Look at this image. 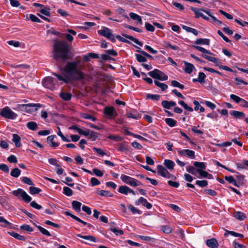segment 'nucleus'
I'll use <instances>...</instances> for the list:
<instances>
[{"instance_id":"1","label":"nucleus","mask_w":248,"mask_h":248,"mask_svg":"<svg viewBox=\"0 0 248 248\" xmlns=\"http://www.w3.org/2000/svg\"><path fill=\"white\" fill-rule=\"evenodd\" d=\"M83 66L80 60L68 62L64 67H60L62 74L67 78L72 80H80L85 78L82 71Z\"/></svg>"},{"instance_id":"2","label":"nucleus","mask_w":248,"mask_h":248,"mask_svg":"<svg viewBox=\"0 0 248 248\" xmlns=\"http://www.w3.org/2000/svg\"><path fill=\"white\" fill-rule=\"evenodd\" d=\"M70 47L64 41H60L58 40H54L53 44V57L54 59L58 61L62 59L65 60L70 58Z\"/></svg>"},{"instance_id":"3","label":"nucleus","mask_w":248,"mask_h":248,"mask_svg":"<svg viewBox=\"0 0 248 248\" xmlns=\"http://www.w3.org/2000/svg\"><path fill=\"white\" fill-rule=\"evenodd\" d=\"M0 115L6 119L11 120L16 119L17 117V115L8 107H5L0 110Z\"/></svg>"},{"instance_id":"4","label":"nucleus","mask_w":248,"mask_h":248,"mask_svg":"<svg viewBox=\"0 0 248 248\" xmlns=\"http://www.w3.org/2000/svg\"><path fill=\"white\" fill-rule=\"evenodd\" d=\"M12 194L16 197L21 198L22 199L26 202L29 203L31 201V198L21 188H18L17 190H14Z\"/></svg>"},{"instance_id":"5","label":"nucleus","mask_w":248,"mask_h":248,"mask_svg":"<svg viewBox=\"0 0 248 248\" xmlns=\"http://www.w3.org/2000/svg\"><path fill=\"white\" fill-rule=\"evenodd\" d=\"M148 75L153 78L164 81L168 79L167 75L165 74L160 70L155 69L154 70L148 72Z\"/></svg>"},{"instance_id":"6","label":"nucleus","mask_w":248,"mask_h":248,"mask_svg":"<svg viewBox=\"0 0 248 248\" xmlns=\"http://www.w3.org/2000/svg\"><path fill=\"white\" fill-rule=\"evenodd\" d=\"M55 79L50 77H47L43 79V85L46 88L53 90L55 88Z\"/></svg>"},{"instance_id":"7","label":"nucleus","mask_w":248,"mask_h":248,"mask_svg":"<svg viewBox=\"0 0 248 248\" xmlns=\"http://www.w3.org/2000/svg\"><path fill=\"white\" fill-rule=\"evenodd\" d=\"M178 153L181 156H186L191 159H195V152L189 149L178 150Z\"/></svg>"},{"instance_id":"8","label":"nucleus","mask_w":248,"mask_h":248,"mask_svg":"<svg viewBox=\"0 0 248 248\" xmlns=\"http://www.w3.org/2000/svg\"><path fill=\"white\" fill-rule=\"evenodd\" d=\"M200 10L204 12V13L207 14L210 17V22L212 23L215 25H218L219 26H222L223 25V23L221 22V21L217 19L214 16H212L211 14V13L209 11L202 8L200 9Z\"/></svg>"},{"instance_id":"9","label":"nucleus","mask_w":248,"mask_h":248,"mask_svg":"<svg viewBox=\"0 0 248 248\" xmlns=\"http://www.w3.org/2000/svg\"><path fill=\"white\" fill-rule=\"evenodd\" d=\"M136 205L141 204L143 206L146 207L148 209L152 208V205L148 202L147 200L143 197H140L139 199L135 202Z\"/></svg>"},{"instance_id":"10","label":"nucleus","mask_w":248,"mask_h":248,"mask_svg":"<svg viewBox=\"0 0 248 248\" xmlns=\"http://www.w3.org/2000/svg\"><path fill=\"white\" fill-rule=\"evenodd\" d=\"M98 33L100 36L106 37L112 42H115L116 41L115 37L111 32H98Z\"/></svg>"},{"instance_id":"11","label":"nucleus","mask_w":248,"mask_h":248,"mask_svg":"<svg viewBox=\"0 0 248 248\" xmlns=\"http://www.w3.org/2000/svg\"><path fill=\"white\" fill-rule=\"evenodd\" d=\"M206 244L210 248H217L218 246V242L215 238L207 240Z\"/></svg>"},{"instance_id":"12","label":"nucleus","mask_w":248,"mask_h":248,"mask_svg":"<svg viewBox=\"0 0 248 248\" xmlns=\"http://www.w3.org/2000/svg\"><path fill=\"white\" fill-rule=\"evenodd\" d=\"M230 114L237 119H243L245 117V114L244 112L237 110H231Z\"/></svg>"},{"instance_id":"13","label":"nucleus","mask_w":248,"mask_h":248,"mask_svg":"<svg viewBox=\"0 0 248 248\" xmlns=\"http://www.w3.org/2000/svg\"><path fill=\"white\" fill-rule=\"evenodd\" d=\"M129 16L132 20L136 22L137 25H140L142 24L141 18L138 15L134 13H130L129 14Z\"/></svg>"},{"instance_id":"14","label":"nucleus","mask_w":248,"mask_h":248,"mask_svg":"<svg viewBox=\"0 0 248 248\" xmlns=\"http://www.w3.org/2000/svg\"><path fill=\"white\" fill-rule=\"evenodd\" d=\"M104 112L105 114L111 117H114L117 114L116 111L112 107H106L105 108Z\"/></svg>"},{"instance_id":"15","label":"nucleus","mask_w":248,"mask_h":248,"mask_svg":"<svg viewBox=\"0 0 248 248\" xmlns=\"http://www.w3.org/2000/svg\"><path fill=\"white\" fill-rule=\"evenodd\" d=\"M56 138V135H51L47 138V141L48 143H50V146L52 147H56L59 145V144L54 141V138Z\"/></svg>"},{"instance_id":"16","label":"nucleus","mask_w":248,"mask_h":248,"mask_svg":"<svg viewBox=\"0 0 248 248\" xmlns=\"http://www.w3.org/2000/svg\"><path fill=\"white\" fill-rule=\"evenodd\" d=\"M162 105L164 108L170 109L171 107L175 106L176 104L174 101H168L164 100L162 102Z\"/></svg>"},{"instance_id":"17","label":"nucleus","mask_w":248,"mask_h":248,"mask_svg":"<svg viewBox=\"0 0 248 248\" xmlns=\"http://www.w3.org/2000/svg\"><path fill=\"white\" fill-rule=\"evenodd\" d=\"M184 63L185 65V68L184 69L185 72L188 74H190L194 69V65L192 64L185 61L184 62Z\"/></svg>"},{"instance_id":"18","label":"nucleus","mask_w":248,"mask_h":248,"mask_svg":"<svg viewBox=\"0 0 248 248\" xmlns=\"http://www.w3.org/2000/svg\"><path fill=\"white\" fill-rule=\"evenodd\" d=\"M157 169L158 174L163 177L168 171V170L161 165H158L157 166Z\"/></svg>"},{"instance_id":"19","label":"nucleus","mask_w":248,"mask_h":248,"mask_svg":"<svg viewBox=\"0 0 248 248\" xmlns=\"http://www.w3.org/2000/svg\"><path fill=\"white\" fill-rule=\"evenodd\" d=\"M95 23L92 22H85L83 23V26H77L76 27V29H79L81 30H89V27H92L94 26Z\"/></svg>"},{"instance_id":"20","label":"nucleus","mask_w":248,"mask_h":248,"mask_svg":"<svg viewBox=\"0 0 248 248\" xmlns=\"http://www.w3.org/2000/svg\"><path fill=\"white\" fill-rule=\"evenodd\" d=\"M20 140V137L18 135L16 134L13 135L12 141L15 143L16 147H19L21 146Z\"/></svg>"},{"instance_id":"21","label":"nucleus","mask_w":248,"mask_h":248,"mask_svg":"<svg viewBox=\"0 0 248 248\" xmlns=\"http://www.w3.org/2000/svg\"><path fill=\"white\" fill-rule=\"evenodd\" d=\"M130 190V188L126 186H121L119 187L118 191L120 193L124 195H127Z\"/></svg>"},{"instance_id":"22","label":"nucleus","mask_w":248,"mask_h":248,"mask_svg":"<svg viewBox=\"0 0 248 248\" xmlns=\"http://www.w3.org/2000/svg\"><path fill=\"white\" fill-rule=\"evenodd\" d=\"M72 207L74 210H75L77 212H79L80 211V207L81 206V203L77 201H73L72 202Z\"/></svg>"},{"instance_id":"23","label":"nucleus","mask_w":248,"mask_h":248,"mask_svg":"<svg viewBox=\"0 0 248 248\" xmlns=\"http://www.w3.org/2000/svg\"><path fill=\"white\" fill-rule=\"evenodd\" d=\"M96 193L103 197H112L113 196L110 191L104 190L97 191Z\"/></svg>"},{"instance_id":"24","label":"nucleus","mask_w":248,"mask_h":248,"mask_svg":"<svg viewBox=\"0 0 248 248\" xmlns=\"http://www.w3.org/2000/svg\"><path fill=\"white\" fill-rule=\"evenodd\" d=\"M193 165L195 167L197 168L196 169H199L201 170H204L206 168L205 163L202 162H194Z\"/></svg>"},{"instance_id":"25","label":"nucleus","mask_w":248,"mask_h":248,"mask_svg":"<svg viewBox=\"0 0 248 248\" xmlns=\"http://www.w3.org/2000/svg\"><path fill=\"white\" fill-rule=\"evenodd\" d=\"M186 169L188 172L195 176H197L199 170V169H196L194 166H187Z\"/></svg>"},{"instance_id":"26","label":"nucleus","mask_w":248,"mask_h":248,"mask_svg":"<svg viewBox=\"0 0 248 248\" xmlns=\"http://www.w3.org/2000/svg\"><path fill=\"white\" fill-rule=\"evenodd\" d=\"M195 43L197 45H209L210 40L208 39L199 38L195 41Z\"/></svg>"},{"instance_id":"27","label":"nucleus","mask_w":248,"mask_h":248,"mask_svg":"<svg viewBox=\"0 0 248 248\" xmlns=\"http://www.w3.org/2000/svg\"><path fill=\"white\" fill-rule=\"evenodd\" d=\"M140 184V182L132 177H130V179H129L126 183V184H128L132 186H139Z\"/></svg>"},{"instance_id":"28","label":"nucleus","mask_w":248,"mask_h":248,"mask_svg":"<svg viewBox=\"0 0 248 248\" xmlns=\"http://www.w3.org/2000/svg\"><path fill=\"white\" fill-rule=\"evenodd\" d=\"M164 164L169 170L173 169L175 165L174 162L169 159L165 160Z\"/></svg>"},{"instance_id":"29","label":"nucleus","mask_w":248,"mask_h":248,"mask_svg":"<svg viewBox=\"0 0 248 248\" xmlns=\"http://www.w3.org/2000/svg\"><path fill=\"white\" fill-rule=\"evenodd\" d=\"M60 96L65 101H69L72 97V94L68 93L61 92L60 93Z\"/></svg>"},{"instance_id":"30","label":"nucleus","mask_w":248,"mask_h":248,"mask_svg":"<svg viewBox=\"0 0 248 248\" xmlns=\"http://www.w3.org/2000/svg\"><path fill=\"white\" fill-rule=\"evenodd\" d=\"M190 9L194 12L195 15V18H199L200 17H203L204 16V15L201 12V10L200 9H197L196 8L191 7Z\"/></svg>"},{"instance_id":"31","label":"nucleus","mask_w":248,"mask_h":248,"mask_svg":"<svg viewBox=\"0 0 248 248\" xmlns=\"http://www.w3.org/2000/svg\"><path fill=\"white\" fill-rule=\"evenodd\" d=\"M0 225L2 227H9L11 225V223L6 220L3 217H0Z\"/></svg>"},{"instance_id":"32","label":"nucleus","mask_w":248,"mask_h":248,"mask_svg":"<svg viewBox=\"0 0 248 248\" xmlns=\"http://www.w3.org/2000/svg\"><path fill=\"white\" fill-rule=\"evenodd\" d=\"M27 127L31 130H36L37 128V124L34 122H29L27 124Z\"/></svg>"},{"instance_id":"33","label":"nucleus","mask_w":248,"mask_h":248,"mask_svg":"<svg viewBox=\"0 0 248 248\" xmlns=\"http://www.w3.org/2000/svg\"><path fill=\"white\" fill-rule=\"evenodd\" d=\"M193 47L195 49H196L197 50L201 51V52H202L203 54H207L211 55H213L212 52H211L210 51L206 50V49L202 47H201V46H194Z\"/></svg>"},{"instance_id":"34","label":"nucleus","mask_w":248,"mask_h":248,"mask_svg":"<svg viewBox=\"0 0 248 248\" xmlns=\"http://www.w3.org/2000/svg\"><path fill=\"white\" fill-rule=\"evenodd\" d=\"M21 173V170L18 168H15L12 170L10 175L11 176L17 178L18 177Z\"/></svg>"},{"instance_id":"35","label":"nucleus","mask_w":248,"mask_h":248,"mask_svg":"<svg viewBox=\"0 0 248 248\" xmlns=\"http://www.w3.org/2000/svg\"><path fill=\"white\" fill-rule=\"evenodd\" d=\"M154 83L155 85L156 86L159 87L162 91H165L168 88V85L165 83L160 82L157 80H155Z\"/></svg>"},{"instance_id":"36","label":"nucleus","mask_w":248,"mask_h":248,"mask_svg":"<svg viewBox=\"0 0 248 248\" xmlns=\"http://www.w3.org/2000/svg\"><path fill=\"white\" fill-rule=\"evenodd\" d=\"M161 230L165 233L169 234L172 232V229L168 225H163L161 226Z\"/></svg>"},{"instance_id":"37","label":"nucleus","mask_w":248,"mask_h":248,"mask_svg":"<svg viewBox=\"0 0 248 248\" xmlns=\"http://www.w3.org/2000/svg\"><path fill=\"white\" fill-rule=\"evenodd\" d=\"M160 97V95L158 94H152L147 93L146 95L147 99H151L153 100H158Z\"/></svg>"},{"instance_id":"38","label":"nucleus","mask_w":248,"mask_h":248,"mask_svg":"<svg viewBox=\"0 0 248 248\" xmlns=\"http://www.w3.org/2000/svg\"><path fill=\"white\" fill-rule=\"evenodd\" d=\"M10 235L14 237V238L20 240H25V237L24 236L21 235L19 234L18 233L15 232H9Z\"/></svg>"},{"instance_id":"39","label":"nucleus","mask_w":248,"mask_h":248,"mask_svg":"<svg viewBox=\"0 0 248 248\" xmlns=\"http://www.w3.org/2000/svg\"><path fill=\"white\" fill-rule=\"evenodd\" d=\"M165 121L170 127L175 126L176 124V121L172 118H166Z\"/></svg>"},{"instance_id":"40","label":"nucleus","mask_w":248,"mask_h":248,"mask_svg":"<svg viewBox=\"0 0 248 248\" xmlns=\"http://www.w3.org/2000/svg\"><path fill=\"white\" fill-rule=\"evenodd\" d=\"M50 8L48 7H45L44 8L41 9L40 10V12L47 16H50L51 15L50 12Z\"/></svg>"},{"instance_id":"41","label":"nucleus","mask_w":248,"mask_h":248,"mask_svg":"<svg viewBox=\"0 0 248 248\" xmlns=\"http://www.w3.org/2000/svg\"><path fill=\"white\" fill-rule=\"evenodd\" d=\"M36 227L38 228L40 232L44 235H45L47 236H51V234L50 233V232L46 229L43 228L40 226L36 225Z\"/></svg>"},{"instance_id":"42","label":"nucleus","mask_w":248,"mask_h":248,"mask_svg":"<svg viewBox=\"0 0 248 248\" xmlns=\"http://www.w3.org/2000/svg\"><path fill=\"white\" fill-rule=\"evenodd\" d=\"M77 236L92 242H95L96 241L95 238L91 235H81L80 234H78Z\"/></svg>"},{"instance_id":"43","label":"nucleus","mask_w":248,"mask_h":248,"mask_svg":"<svg viewBox=\"0 0 248 248\" xmlns=\"http://www.w3.org/2000/svg\"><path fill=\"white\" fill-rule=\"evenodd\" d=\"M235 217L240 220H243L246 218L245 215L242 212H237L234 215Z\"/></svg>"},{"instance_id":"44","label":"nucleus","mask_w":248,"mask_h":248,"mask_svg":"<svg viewBox=\"0 0 248 248\" xmlns=\"http://www.w3.org/2000/svg\"><path fill=\"white\" fill-rule=\"evenodd\" d=\"M27 18L28 19H30L31 21L34 22L40 23L41 22V20L39 18H38L36 16L33 14L29 15V16H27Z\"/></svg>"},{"instance_id":"45","label":"nucleus","mask_w":248,"mask_h":248,"mask_svg":"<svg viewBox=\"0 0 248 248\" xmlns=\"http://www.w3.org/2000/svg\"><path fill=\"white\" fill-rule=\"evenodd\" d=\"M195 183L197 185L202 187H205L208 185V182L205 180H197Z\"/></svg>"},{"instance_id":"46","label":"nucleus","mask_w":248,"mask_h":248,"mask_svg":"<svg viewBox=\"0 0 248 248\" xmlns=\"http://www.w3.org/2000/svg\"><path fill=\"white\" fill-rule=\"evenodd\" d=\"M128 208L134 214L140 215L141 214V212L140 211L134 207L132 205H129L128 206Z\"/></svg>"},{"instance_id":"47","label":"nucleus","mask_w":248,"mask_h":248,"mask_svg":"<svg viewBox=\"0 0 248 248\" xmlns=\"http://www.w3.org/2000/svg\"><path fill=\"white\" fill-rule=\"evenodd\" d=\"M63 193L67 196H71L73 194V191L68 187L64 186L63 188Z\"/></svg>"},{"instance_id":"48","label":"nucleus","mask_w":248,"mask_h":248,"mask_svg":"<svg viewBox=\"0 0 248 248\" xmlns=\"http://www.w3.org/2000/svg\"><path fill=\"white\" fill-rule=\"evenodd\" d=\"M206 77V75L203 72H200L199 73V76L198 78L199 82L201 84H203L205 82V78Z\"/></svg>"},{"instance_id":"49","label":"nucleus","mask_w":248,"mask_h":248,"mask_svg":"<svg viewBox=\"0 0 248 248\" xmlns=\"http://www.w3.org/2000/svg\"><path fill=\"white\" fill-rule=\"evenodd\" d=\"M110 231L114 232L116 235H123L124 234L123 231L118 228L110 227Z\"/></svg>"},{"instance_id":"50","label":"nucleus","mask_w":248,"mask_h":248,"mask_svg":"<svg viewBox=\"0 0 248 248\" xmlns=\"http://www.w3.org/2000/svg\"><path fill=\"white\" fill-rule=\"evenodd\" d=\"M224 179L230 183L233 184L235 186H238L235 179L232 176H225Z\"/></svg>"},{"instance_id":"51","label":"nucleus","mask_w":248,"mask_h":248,"mask_svg":"<svg viewBox=\"0 0 248 248\" xmlns=\"http://www.w3.org/2000/svg\"><path fill=\"white\" fill-rule=\"evenodd\" d=\"M207 54H202V56L204 58L206 59V60L212 62H213L216 63L217 62V59L214 57L208 56L206 55Z\"/></svg>"},{"instance_id":"52","label":"nucleus","mask_w":248,"mask_h":248,"mask_svg":"<svg viewBox=\"0 0 248 248\" xmlns=\"http://www.w3.org/2000/svg\"><path fill=\"white\" fill-rule=\"evenodd\" d=\"M178 103L183 106L184 108L187 111L191 112L193 110L191 107L188 106L183 101H179Z\"/></svg>"},{"instance_id":"53","label":"nucleus","mask_w":248,"mask_h":248,"mask_svg":"<svg viewBox=\"0 0 248 248\" xmlns=\"http://www.w3.org/2000/svg\"><path fill=\"white\" fill-rule=\"evenodd\" d=\"M29 189L30 192L32 195L38 194L41 191V189L33 186H31Z\"/></svg>"},{"instance_id":"54","label":"nucleus","mask_w":248,"mask_h":248,"mask_svg":"<svg viewBox=\"0 0 248 248\" xmlns=\"http://www.w3.org/2000/svg\"><path fill=\"white\" fill-rule=\"evenodd\" d=\"M230 98L233 101H234L235 103L238 104H240L241 100L242 99V98L239 97L238 96L233 94H231L230 95Z\"/></svg>"},{"instance_id":"55","label":"nucleus","mask_w":248,"mask_h":248,"mask_svg":"<svg viewBox=\"0 0 248 248\" xmlns=\"http://www.w3.org/2000/svg\"><path fill=\"white\" fill-rule=\"evenodd\" d=\"M118 150L120 152H124L125 154H127L129 152L128 147L123 144L120 145Z\"/></svg>"},{"instance_id":"56","label":"nucleus","mask_w":248,"mask_h":248,"mask_svg":"<svg viewBox=\"0 0 248 248\" xmlns=\"http://www.w3.org/2000/svg\"><path fill=\"white\" fill-rule=\"evenodd\" d=\"M22 181L24 182L25 184H26L28 185L32 186L34 185V184L31 180V179L27 177H23L21 179Z\"/></svg>"},{"instance_id":"57","label":"nucleus","mask_w":248,"mask_h":248,"mask_svg":"<svg viewBox=\"0 0 248 248\" xmlns=\"http://www.w3.org/2000/svg\"><path fill=\"white\" fill-rule=\"evenodd\" d=\"M58 128V132H57V134L60 136L61 137V138H62V140L64 141H65V142H69L70 141V140L69 139H67L62 134V133L61 132V130H60V128L59 127H57Z\"/></svg>"},{"instance_id":"58","label":"nucleus","mask_w":248,"mask_h":248,"mask_svg":"<svg viewBox=\"0 0 248 248\" xmlns=\"http://www.w3.org/2000/svg\"><path fill=\"white\" fill-rule=\"evenodd\" d=\"M136 57L137 60L140 62H143L147 61L146 58L142 55L136 54Z\"/></svg>"},{"instance_id":"59","label":"nucleus","mask_w":248,"mask_h":248,"mask_svg":"<svg viewBox=\"0 0 248 248\" xmlns=\"http://www.w3.org/2000/svg\"><path fill=\"white\" fill-rule=\"evenodd\" d=\"M20 229L23 230H25L28 232H32L33 229L28 224H24L20 226Z\"/></svg>"},{"instance_id":"60","label":"nucleus","mask_w":248,"mask_h":248,"mask_svg":"<svg viewBox=\"0 0 248 248\" xmlns=\"http://www.w3.org/2000/svg\"><path fill=\"white\" fill-rule=\"evenodd\" d=\"M0 170L3 171L5 173H8L9 171V168L7 165L5 164H0Z\"/></svg>"},{"instance_id":"61","label":"nucleus","mask_w":248,"mask_h":248,"mask_svg":"<svg viewBox=\"0 0 248 248\" xmlns=\"http://www.w3.org/2000/svg\"><path fill=\"white\" fill-rule=\"evenodd\" d=\"M53 75L55 76L59 80L63 81L66 83H67L68 82V80H69V79L67 78H65L63 76H62L60 75L57 74L56 73H53Z\"/></svg>"},{"instance_id":"62","label":"nucleus","mask_w":248,"mask_h":248,"mask_svg":"<svg viewBox=\"0 0 248 248\" xmlns=\"http://www.w3.org/2000/svg\"><path fill=\"white\" fill-rule=\"evenodd\" d=\"M219 12L220 14L225 16L228 19H232L233 18V16L232 15L226 13L222 10H219Z\"/></svg>"},{"instance_id":"63","label":"nucleus","mask_w":248,"mask_h":248,"mask_svg":"<svg viewBox=\"0 0 248 248\" xmlns=\"http://www.w3.org/2000/svg\"><path fill=\"white\" fill-rule=\"evenodd\" d=\"M91 183L93 186L99 185L100 184V181L94 177L91 178Z\"/></svg>"},{"instance_id":"64","label":"nucleus","mask_w":248,"mask_h":248,"mask_svg":"<svg viewBox=\"0 0 248 248\" xmlns=\"http://www.w3.org/2000/svg\"><path fill=\"white\" fill-rule=\"evenodd\" d=\"M7 160L10 163H16L17 162V158L15 155H13L7 158Z\"/></svg>"}]
</instances>
